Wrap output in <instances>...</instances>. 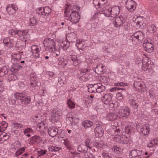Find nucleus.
<instances>
[{"instance_id": "f257e3e1", "label": "nucleus", "mask_w": 158, "mask_h": 158, "mask_svg": "<svg viewBox=\"0 0 158 158\" xmlns=\"http://www.w3.org/2000/svg\"><path fill=\"white\" fill-rule=\"evenodd\" d=\"M64 13L67 17H69L70 21L73 24H76L78 22L80 18L79 13L69 8H66L64 11Z\"/></svg>"}, {"instance_id": "f03ea898", "label": "nucleus", "mask_w": 158, "mask_h": 158, "mask_svg": "<svg viewBox=\"0 0 158 158\" xmlns=\"http://www.w3.org/2000/svg\"><path fill=\"white\" fill-rule=\"evenodd\" d=\"M144 38V34L142 31H138L130 37V40H132L133 44H136L138 42L143 40Z\"/></svg>"}, {"instance_id": "7ed1b4c3", "label": "nucleus", "mask_w": 158, "mask_h": 158, "mask_svg": "<svg viewBox=\"0 0 158 158\" xmlns=\"http://www.w3.org/2000/svg\"><path fill=\"white\" fill-rule=\"evenodd\" d=\"M45 48L46 50H49L52 52H54L56 48L55 47V44L54 40L50 38L45 39L43 43Z\"/></svg>"}, {"instance_id": "20e7f679", "label": "nucleus", "mask_w": 158, "mask_h": 158, "mask_svg": "<svg viewBox=\"0 0 158 158\" xmlns=\"http://www.w3.org/2000/svg\"><path fill=\"white\" fill-rule=\"evenodd\" d=\"M154 42L150 38H148L145 40L143 44V46L145 48V50L147 52L151 53L154 49Z\"/></svg>"}, {"instance_id": "39448f33", "label": "nucleus", "mask_w": 158, "mask_h": 158, "mask_svg": "<svg viewBox=\"0 0 158 158\" xmlns=\"http://www.w3.org/2000/svg\"><path fill=\"white\" fill-rule=\"evenodd\" d=\"M133 86L138 91L140 92H144L147 89V88L145 86L144 82L143 81H135Z\"/></svg>"}, {"instance_id": "423d86ee", "label": "nucleus", "mask_w": 158, "mask_h": 158, "mask_svg": "<svg viewBox=\"0 0 158 158\" xmlns=\"http://www.w3.org/2000/svg\"><path fill=\"white\" fill-rule=\"evenodd\" d=\"M112 9L109 5H107L105 7L100 8L99 12L103 14L107 17H110L111 15Z\"/></svg>"}, {"instance_id": "0eeeda50", "label": "nucleus", "mask_w": 158, "mask_h": 158, "mask_svg": "<svg viewBox=\"0 0 158 158\" xmlns=\"http://www.w3.org/2000/svg\"><path fill=\"white\" fill-rule=\"evenodd\" d=\"M114 21H113V23L114 26L117 27H118L120 26H125V22H123V18L122 17H116L114 18Z\"/></svg>"}, {"instance_id": "6e6552de", "label": "nucleus", "mask_w": 158, "mask_h": 158, "mask_svg": "<svg viewBox=\"0 0 158 158\" xmlns=\"http://www.w3.org/2000/svg\"><path fill=\"white\" fill-rule=\"evenodd\" d=\"M136 3L133 0H127L126 3V8L131 12H133L135 9Z\"/></svg>"}, {"instance_id": "1a4fd4ad", "label": "nucleus", "mask_w": 158, "mask_h": 158, "mask_svg": "<svg viewBox=\"0 0 158 158\" xmlns=\"http://www.w3.org/2000/svg\"><path fill=\"white\" fill-rule=\"evenodd\" d=\"M71 116L68 117L69 120L72 125L77 124L79 121L78 116L76 113L71 112Z\"/></svg>"}, {"instance_id": "9d476101", "label": "nucleus", "mask_w": 158, "mask_h": 158, "mask_svg": "<svg viewBox=\"0 0 158 158\" xmlns=\"http://www.w3.org/2000/svg\"><path fill=\"white\" fill-rule=\"evenodd\" d=\"M94 71L98 74H102L106 72V68L104 65L100 64L97 66Z\"/></svg>"}, {"instance_id": "9b49d317", "label": "nucleus", "mask_w": 158, "mask_h": 158, "mask_svg": "<svg viewBox=\"0 0 158 158\" xmlns=\"http://www.w3.org/2000/svg\"><path fill=\"white\" fill-rule=\"evenodd\" d=\"M113 95L110 94H104L102 98V101L105 104H108L111 101Z\"/></svg>"}, {"instance_id": "f8f14e48", "label": "nucleus", "mask_w": 158, "mask_h": 158, "mask_svg": "<svg viewBox=\"0 0 158 158\" xmlns=\"http://www.w3.org/2000/svg\"><path fill=\"white\" fill-rule=\"evenodd\" d=\"M31 49L33 56L35 58L39 57L40 56L39 52L40 51L39 47L36 45H33L31 46Z\"/></svg>"}, {"instance_id": "ddd939ff", "label": "nucleus", "mask_w": 158, "mask_h": 158, "mask_svg": "<svg viewBox=\"0 0 158 158\" xmlns=\"http://www.w3.org/2000/svg\"><path fill=\"white\" fill-rule=\"evenodd\" d=\"M103 132L102 127L100 126H98L95 129V135L96 137H101L103 135Z\"/></svg>"}, {"instance_id": "4468645a", "label": "nucleus", "mask_w": 158, "mask_h": 158, "mask_svg": "<svg viewBox=\"0 0 158 158\" xmlns=\"http://www.w3.org/2000/svg\"><path fill=\"white\" fill-rule=\"evenodd\" d=\"M12 59L11 61L13 64L15 63L18 62L19 60H21V56L18 53H14L11 55Z\"/></svg>"}, {"instance_id": "2eb2a0df", "label": "nucleus", "mask_w": 158, "mask_h": 158, "mask_svg": "<svg viewBox=\"0 0 158 158\" xmlns=\"http://www.w3.org/2000/svg\"><path fill=\"white\" fill-rule=\"evenodd\" d=\"M150 62L149 61V60L147 58H144L143 59V66L142 69L144 71H146L149 69V66L151 64L149 63Z\"/></svg>"}, {"instance_id": "dca6fc26", "label": "nucleus", "mask_w": 158, "mask_h": 158, "mask_svg": "<svg viewBox=\"0 0 158 158\" xmlns=\"http://www.w3.org/2000/svg\"><path fill=\"white\" fill-rule=\"evenodd\" d=\"M130 111L127 108L123 109L119 111V114L120 116L124 118H127L129 115Z\"/></svg>"}, {"instance_id": "f3484780", "label": "nucleus", "mask_w": 158, "mask_h": 158, "mask_svg": "<svg viewBox=\"0 0 158 158\" xmlns=\"http://www.w3.org/2000/svg\"><path fill=\"white\" fill-rule=\"evenodd\" d=\"M59 119V116L56 112L53 111L51 113V116L50 118V121L53 123L57 122Z\"/></svg>"}, {"instance_id": "a211bd4d", "label": "nucleus", "mask_w": 158, "mask_h": 158, "mask_svg": "<svg viewBox=\"0 0 158 158\" xmlns=\"http://www.w3.org/2000/svg\"><path fill=\"white\" fill-rule=\"evenodd\" d=\"M133 130V128L131 126H127L125 128V131L127 134L126 136V138H132V135H133V133H131V131Z\"/></svg>"}, {"instance_id": "6ab92c4d", "label": "nucleus", "mask_w": 158, "mask_h": 158, "mask_svg": "<svg viewBox=\"0 0 158 158\" xmlns=\"http://www.w3.org/2000/svg\"><path fill=\"white\" fill-rule=\"evenodd\" d=\"M120 118V117L118 116V114L116 113H109L107 116V119L110 121H113Z\"/></svg>"}, {"instance_id": "aec40b11", "label": "nucleus", "mask_w": 158, "mask_h": 158, "mask_svg": "<svg viewBox=\"0 0 158 158\" xmlns=\"http://www.w3.org/2000/svg\"><path fill=\"white\" fill-rule=\"evenodd\" d=\"M140 131L144 135H147L150 132L149 125L145 124L141 128Z\"/></svg>"}, {"instance_id": "412c9836", "label": "nucleus", "mask_w": 158, "mask_h": 158, "mask_svg": "<svg viewBox=\"0 0 158 158\" xmlns=\"http://www.w3.org/2000/svg\"><path fill=\"white\" fill-rule=\"evenodd\" d=\"M77 35L74 33H70L67 35L66 39L69 42H75L76 40Z\"/></svg>"}, {"instance_id": "4be33fe9", "label": "nucleus", "mask_w": 158, "mask_h": 158, "mask_svg": "<svg viewBox=\"0 0 158 158\" xmlns=\"http://www.w3.org/2000/svg\"><path fill=\"white\" fill-rule=\"evenodd\" d=\"M58 129L54 127H49L48 130V133L52 137H55L57 134Z\"/></svg>"}, {"instance_id": "5701e85b", "label": "nucleus", "mask_w": 158, "mask_h": 158, "mask_svg": "<svg viewBox=\"0 0 158 158\" xmlns=\"http://www.w3.org/2000/svg\"><path fill=\"white\" fill-rule=\"evenodd\" d=\"M12 66L10 72L16 73L19 69L23 66H22L20 65L19 63H15Z\"/></svg>"}, {"instance_id": "b1692460", "label": "nucleus", "mask_w": 158, "mask_h": 158, "mask_svg": "<svg viewBox=\"0 0 158 158\" xmlns=\"http://www.w3.org/2000/svg\"><path fill=\"white\" fill-rule=\"evenodd\" d=\"M61 142L64 143L67 149L71 150L72 149L71 143L68 139H64Z\"/></svg>"}, {"instance_id": "393cba45", "label": "nucleus", "mask_w": 158, "mask_h": 158, "mask_svg": "<svg viewBox=\"0 0 158 158\" xmlns=\"http://www.w3.org/2000/svg\"><path fill=\"white\" fill-rule=\"evenodd\" d=\"M88 91L90 93L97 92V85L96 84H94L88 85Z\"/></svg>"}, {"instance_id": "a878e982", "label": "nucleus", "mask_w": 158, "mask_h": 158, "mask_svg": "<svg viewBox=\"0 0 158 158\" xmlns=\"http://www.w3.org/2000/svg\"><path fill=\"white\" fill-rule=\"evenodd\" d=\"M129 156L131 158H135L140 154V152L139 151L137 150H133L132 151H130Z\"/></svg>"}, {"instance_id": "bb28decb", "label": "nucleus", "mask_w": 158, "mask_h": 158, "mask_svg": "<svg viewBox=\"0 0 158 158\" xmlns=\"http://www.w3.org/2000/svg\"><path fill=\"white\" fill-rule=\"evenodd\" d=\"M111 9H112V10L111 15H115L117 16L119 14L120 10V7L119 6H115L111 8Z\"/></svg>"}, {"instance_id": "cd10ccee", "label": "nucleus", "mask_w": 158, "mask_h": 158, "mask_svg": "<svg viewBox=\"0 0 158 158\" xmlns=\"http://www.w3.org/2000/svg\"><path fill=\"white\" fill-rule=\"evenodd\" d=\"M31 98L29 97L25 96L24 95L21 100L22 104H27L31 102Z\"/></svg>"}, {"instance_id": "c85d7f7f", "label": "nucleus", "mask_w": 158, "mask_h": 158, "mask_svg": "<svg viewBox=\"0 0 158 158\" xmlns=\"http://www.w3.org/2000/svg\"><path fill=\"white\" fill-rule=\"evenodd\" d=\"M97 92L100 93L104 91L106 87L104 85H102V83H96Z\"/></svg>"}, {"instance_id": "c756f323", "label": "nucleus", "mask_w": 158, "mask_h": 158, "mask_svg": "<svg viewBox=\"0 0 158 158\" xmlns=\"http://www.w3.org/2000/svg\"><path fill=\"white\" fill-rule=\"evenodd\" d=\"M60 45L63 47L64 50H66L70 45V42L65 40L62 41Z\"/></svg>"}, {"instance_id": "7c9ffc66", "label": "nucleus", "mask_w": 158, "mask_h": 158, "mask_svg": "<svg viewBox=\"0 0 158 158\" xmlns=\"http://www.w3.org/2000/svg\"><path fill=\"white\" fill-rule=\"evenodd\" d=\"M157 27L154 24L149 26L147 28V31L151 33H154L156 31Z\"/></svg>"}, {"instance_id": "2f4dec72", "label": "nucleus", "mask_w": 158, "mask_h": 158, "mask_svg": "<svg viewBox=\"0 0 158 158\" xmlns=\"http://www.w3.org/2000/svg\"><path fill=\"white\" fill-rule=\"evenodd\" d=\"M158 144V139H153L151 140L150 143L148 144L147 146L150 148L153 146H155Z\"/></svg>"}, {"instance_id": "473e14b6", "label": "nucleus", "mask_w": 158, "mask_h": 158, "mask_svg": "<svg viewBox=\"0 0 158 158\" xmlns=\"http://www.w3.org/2000/svg\"><path fill=\"white\" fill-rule=\"evenodd\" d=\"M92 101V99L90 98L88 96L85 97L83 98V102L86 105L91 103Z\"/></svg>"}, {"instance_id": "72a5a7b5", "label": "nucleus", "mask_w": 158, "mask_h": 158, "mask_svg": "<svg viewBox=\"0 0 158 158\" xmlns=\"http://www.w3.org/2000/svg\"><path fill=\"white\" fill-rule=\"evenodd\" d=\"M43 11L44 12V15H48L52 11L51 9L49 6H46L43 8Z\"/></svg>"}, {"instance_id": "f704fd0d", "label": "nucleus", "mask_w": 158, "mask_h": 158, "mask_svg": "<svg viewBox=\"0 0 158 158\" xmlns=\"http://www.w3.org/2000/svg\"><path fill=\"white\" fill-rule=\"evenodd\" d=\"M27 33L26 31L17 30L16 37H22L25 36Z\"/></svg>"}, {"instance_id": "c9c22d12", "label": "nucleus", "mask_w": 158, "mask_h": 158, "mask_svg": "<svg viewBox=\"0 0 158 158\" xmlns=\"http://www.w3.org/2000/svg\"><path fill=\"white\" fill-rule=\"evenodd\" d=\"M6 10L9 15H13L15 13V10L12 9V7L10 6V5H9L7 6Z\"/></svg>"}, {"instance_id": "e433bc0d", "label": "nucleus", "mask_w": 158, "mask_h": 158, "mask_svg": "<svg viewBox=\"0 0 158 158\" xmlns=\"http://www.w3.org/2000/svg\"><path fill=\"white\" fill-rule=\"evenodd\" d=\"M88 147L86 146L85 145H80L79 146V147L78 148V150H81H81H79V151L82 152L83 151L84 152L86 153V152L88 150Z\"/></svg>"}, {"instance_id": "4c0bfd02", "label": "nucleus", "mask_w": 158, "mask_h": 158, "mask_svg": "<svg viewBox=\"0 0 158 158\" xmlns=\"http://www.w3.org/2000/svg\"><path fill=\"white\" fill-rule=\"evenodd\" d=\"M115 141L121 144H127L128 143L129 140H127V139H116Z\"/></svg>"}, {"instance_id": "58836bf2", "label": "nucleus", "mask_w": 158, "mask_h": 158, "mask_svg": "<svg viewBox=\"0 0 158 158\" xmlns=\"http://www.w3.org/2000/svg\"><path fill=\"white\" fill-rule=\"evenodd\" d=\"M93 125V123L90 121L87 120L85 121L83 124V125L85 128L89 127Z\"/></svg>"}, {"instance_id": "ea45409f", "label": "nucleus", "mask_w": 158, "mask_h": 158, "mask_svg": "<svg viewBox=\"0 0 158 158\" xmlns=\"http://www.w3.org/2000/svg\"><path fill=\"white\" fill-rule=\"evenodd\" d=\"M14 72H11V74L8 76V79L10 81H14L17 78L16 76L14 74ZM9 74H10V73H9Z\"/></svg>"}, {"instance_id": "a19ab883", "label": "nucleus", "mask_w": 158, "mask_h": 158, "mask_svg": "<svg viewBox=\"0 0 158 158\" xmlns=\"http://www.w3.org/2000/svg\"><path fill=\"white\" fill-rule=\"evenodd\" d=\"M8 126L7 123L5 121L2 122L0 123V130H5L6 129Z\"/></svg>"}, {"instance_id": "79ce46f5", "label": "nucleus", "mask_w": 158, "mask_h": 158, "mask_svg": "<svg viewBox=\"0 0 158 158\" xmlns=\"http://www.w3.org/2000/svg\"><path fill=\"white\" fill-rule=\"evenodd\" d=\"M142 18L141 17L137 18L135 20V22L136 23V25L139 26L140 27L143 24V20H141Z\"/></svg>"}, {"instance_id": "37998d69", "label": "nucleus", "mask_w": 158, "mask_h": 158, "mask_svg": "<svg viewBox=\"0 0 158 158\" xmlns=\"http://www.w3.org/2000/svg\"><path fill=\"white\" fill-rule=\"evenodd\" d=\"M24 94L22 93H17L14 94V96L15 98L18 99H19L20 100L23 97Z\"/></svg>"}, {"instance_id": "c03bdc74", "label": "nucleus", "mask_w": 158, "mask_h": 158, "mask_svg": "<svg viewBox=\"0 0 158 158\" xmlns=\"http://www.w3.org/2000/svg\"><path fill=\"white\" fill-rule=\"evenodd\" d=\"M7 69H6L4 68L0 69V77H2L5 75L7 74L8 73Z\"/></svg>"}, {"instance_id": "a18cd8bd", "label": "nucleus", "mask_w": 158, "mask_h": 158, "mask_svg": "<svg viewBox=\"0 0 158 158\" xmlns=\"http://www.w3.org/2000/svg\"><path fill=\"white\" fill-rule=\"evenodd\" d=\"M93 4L94 5L96 9L98 8L99 7H100V8H101L100 6L101 3L99 2L98 0H93Z\"/></svg>"}, {"instance_id": "49530a36", "label": "nucleus", "mask_w": 158, "mask_h": 158, "mask_svg": "<svg viewBox=\"0 0 158 158\" xmlns=\"http://www.w3.org/2000/svg\"><path fill=\"white\" fill-rule=\"evenodd\" d=\"M20 44V45L18 47L19 50H23L25 48L26 46V43L25 42L21 41Z\"/></svg>"}, {"instance_id": "de8ad7c7", "label": "nucleus", "mask_w": 158, "mask_h": 158, "mask_svg": "<svg viewBox=\"0 0 158 158\" xmlns=\"http://www.w3.org/2000/svg\"><path fill=\"white\" fill-rule=\"evenodd\" d=\"M67 104L69 108H75V105L74 103L70 99L68 101Z\"/></svg>"}, {"instance_id": "09e8293b", "label": "nucleus", "mask_w": 158, "mask_h": 158, "mask_svg": "<svg viewBox=\"0 0 158 158\" xmlns=\"http://www.w3.org/2000/svg\"><path fill=\"white\" fill-rule=\"evenodd\" d=\"M17 30L15 29H11L9 31V35H15L16 37Z\"/></svg>"}, {"instance_id": "8fccbe9b", "label": "nucleus", "mask_w": 158, "mask_h": 158, "mask_svg": "<svg viewBox=\"0 0 158 158\" xmlns=\"http://www.w3.org/2000/svg\"><path fill=\"white\" fill-rule=\"evenodd\" d=\"M48 149L49 151L51 152H57L59 150L58 147L54 146H52L50 147H49Z\"/></svg>"}, {"instance_id": "3c124183", "label": "nucleus", "mask_w": 158, "mask_h": 158, "mask_svg": "<svg viewBox=\"0 0 158 158\" xmlns=\"http://www.w3.org/2000/svg\"><path fill=\"white\" fill-rule=\"evenodd\" d=\"M89 71V68H86L81 69L80 70V72L82 73L84 75L86 74V73Z\"/></svg>"}, {"instance_id": "603ef678", "label": "nucleus", "mask_w": 158, "mask_h": 158, "mask_svg": "<svg viewBox=\"0 0 158 158\" xmlns=\"http://www.w3.org/2000/svg\"><path fill=\"white\" fill-rule=\"evenodd\" d=\"M68 60H72L73 62L77 59V57L75 55H70L68 56Z\"/></svg>"}, {"instance_id": "864d4df0", "label": "nucleus", "mask_w": 158, "mask_h": 158, "mask_svg": "<svg viewBox=\"0 0 158 158\" xmlns=\"http://www.w3.org/2000/svg\"><path fill=\"white\" fill-rule=\"evenodd\" d=\"M33 130L31 128H27L24 130L23 133L24 134H26V133H27L33 134Z\"/></svg>"}, {"instance_id": "5fc2aeb1", "label": "nucleus", "mask_w": 158, "mask_h": 158, "mask_svg": "<svg viewBox=\"0 0 158 158\" xmlns=\"http://www.w3.org/2000/svg\"><path fill=\"white\" fill-rule=\"evenodd\" d=\"M30 22L31 24H32L33 26L37 24V20L34 17L30 19Z\"/></svg>"}, {"instance_id": "6e6d98bb", "label": "nucleus", "mask_w": 158, "mask_h": 158, "mask_svg": "<svg viewBox=\"0 0 158 158\" xmlns=\"http://www.w3.org/2000/svg\"><path fill=\"white\" fill-rule=\"evenodd\" d=\"M131 101L132 105L134 106V108H135L136 110L138 107V104L136 102L135 100L131 99Z\"/></svg>"}, {"instance_id": "4d7b16f0", "label": "nucleus", "mask_w": 158, "mask_h": 158, "mask_svg": "<svg viewBox=\"0 0 158 158\" xmlns=\"http://www.w3.org/2000/svg\"><path fill=\"white\" fill-rule=\"evenodd\" d=\"M43 8L41 7L39 8L38 10H36V13L38 14H39L40 15H44V11H43Z\"/></svg>"}, {"instance_id": "13d9d810", "label": "nucleus", "mask_w": 158, "mask_h": 158, "mask_svg": "<svg viewBox=\"0 0 158 158\" xmlns=\"http://www.w3.org/2000/svg\"><path fill=\"white\" fill-rule=\"evenodd\" d=\"M85 146L87 147H88L90 149H91L92 148V147L90 146V144H91V143L90 142V141L89 139H87L86 140V141L85 142Z\"/></svg>"}, {"instance_id": "bf43d9fd", "label": "nucleus", "mask_w": 158, "mask_h": 158, "mask_svg": "<svg viewBox=\"0 0 158 158\" xmlns=\"http://www.w3.org/2000/svg\"><path fill=\"white\" fill-rule=\"evenodd\" d=\"M127 85V83H124L122 82H121L120 83H115L114 84V85L116 86H126Z\"/></svg>"}, {"instance_id": "052dcab7", "label": "nucleus", "mask_w": 158, "mask_h": 158, "mask_svg": "<svg viewBox=\"0 0 158 158\" xmlns=\"http://www.w3.org/2000/svg\"><path fill=\"white\" fill-rule=\"evenodd\" d=\"M14 127L16 129H19L23 128V125L20 123H14Z\"/></svg>"}, {"instance_id": "680f3d73", "label": "nucleus", "mask_w": 158, "mask_h": 158, "mask_svg": "<svg viewBox=\"0 0 158 158\" xmlns=\"http://www.w3.org/2000/svg\"><path fill=\"white\" fill-rule=\"evenodd\" d=\"M112 149V150H114V151L115 152H117L118 151L119 152H120L121 150V148H120L119 147H117V146H114Z\"/></svg>"}, {"instance_id": "e2e57ef3", "label": "nucleus", "mask_w": 158, "mask_h": 158, "mask_svg": "<svg viewBox=\"0 0 158 158\" xmlns=\"http://www.w3.org/2000/svg\"><path fill=\"white\" fill-rule=\"evenodd\" d=\"M84 156L85 158H93L94 157L92 155L89 153H85Z\"/></svg>"}, {"instance_id": "0e129e2a", "label": "nucleus", "mask_w": 158, "mask_h": 158, "mask_svg": "<svg viewBox=\"0 0 158 158\" xmlns=\"http://www.w3.org/2000/svg\"><path fill=\"white\" fill-rule=\"evenodd\" d=\"M30 77L31 81H36V80H37V77L36 76L34 75V74H30Z\"/></svg>"}, {"instance_id": "69168bd1", "label": "nucleus", "mask_w": 158, "mask_h": 158, "mask_svg": "<svg viewBox=\"0 0 158 158\" xmlns=\"http://www.w3.org/2000/svg\"><path fill=\"white\" fill-rule=\"evenodd\" d=\"M3 42L4 44H7L10 42L11 40L9 38H5L3 39Z\"/></svg>"}, {"instance_id": "338daca9", "label": "nucleus", "mask_w": 158, "mask_h": 158, "mask_svg": "<svg viewBox=\"0 0 158 158\" xmlns=\"http://www.w3.org/2000/svg\"><path fill=\"white\" fill-rule=\"evenodd\" d=\"M47 152L46 150H43L40 149V150L38 151V152L40 155H44Z\"/></svg>"}, {"instance_id": "774afa93", "label": "nucleus", "mask_w": 158, "mask_h": 158, "mask_svg": "<svg viewBox=\"0 0 158 158\" xmlns=\"http://www.w3.org/2000/svg\"><path fill=\"white\" fill-rule=\"evenodd\" d=\"M102 156L104 158H111V156L110 155L105 152L103 153Z\"/></svg>"}]
</instances>
